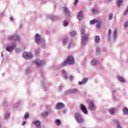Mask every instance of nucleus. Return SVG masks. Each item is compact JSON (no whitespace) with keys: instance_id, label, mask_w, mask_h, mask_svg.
Returning a JSON list of instances; mask_svg holds the SVG:
<instances>
[{"instance_id":"f257e3e1","label":"nucleus","mask_w":128,"mask_h":128,"mask_svg":"<svg viewBox=\"0 0 128 128\" xmlns=\"http://www.w3.org/2000/svg\"><path fill=\"white\" fill-rule=\"evenodd\" d=\"M81 34V40L80 44L82 46H86L88 43V35L86 34V32L84 29H82L80 30Z\"/></svg>"},{"instance_id":"f03ea898","label":"nucleus","mask_w":128,"mask_h":128,"mask_svg":"<svg viewBox=\"0 0 128 128\" xmlns=\"http://www.w3.org/2000/svg\"><path fill=\"white\" fill-rule=\"evenodd\" d=\"M62 42L64 44H67L68 49L70 48L72 46V41L68 39V38L66 36H64L62 39Z\"/></svg>"},{"instance_id":"7ed1b4c3","label":"nucleus","mask_w":128,"mask_h":128,"mask_svg":"<svg viewBox=\"0 0 128 128\" xmlns=\"http://www.w3.org/2000/svg\"><path fill=\"white\" fill-rule=\"evenodd\" d=\"M34 41L36 42V44H42V42L44 43V40H42L40 36L38 34H36L34 36Z\"/></svg>"},{"instance_id":"20e7f679","label":"nucleus","mask_w":128,"mask_h":128,"mask_svg":"<svg viewBox=\"0 0 128 128\" xmlns=\"http://www.w3.org/2000/svg\"><path fill=\"white\" fill-rule=\"evenodd\" d=\"M75 120L77 121V122H80V124H82L84 122V118L80 116L79 113H76L75 114Z\"/></svg>"},{"instance_id":"39448f33","label":"nucleus","mask_w":128,"mask_h":128,"mask_svg":"<svg viewBox=\"0 0 128 128\" xmlns=\"http://www.w3.org/2000/svg\"><path fill=\"white\" fill-rule=\"evenodd\" d=\"M34 64H36V66L40 68V66H42L46 64V62L44 60L37 59L36 60H34L33 62Z\"/></svg>"},{"instance_id":"423d86ee","label":"nucleus","mask_w":128,"mask_h":128,"mask_svg":"<svg viewBox=\"0 0 128 128\" xmlns=\"http://www.w3.org/2000/svg\"><path fill=\"white\" fill-rule=\"evenodd\" d=\"M8 40H12L16 42H20V38L18 35H12L8 36Z\"/></svg>"},{"instance_id":"0eeeda50","label":"nucleus","mask_w":128,"mask_h":128,"mask_svg":"<svg viewBox=\"0 0 128 128\" xmlns=\"http://www.w3.org/2000/svg\"><path fill=\"white\" fill-rule=\"evenodd\" d=\"M66 60L68 62V64H70V66L74 64V56H72L70 55Z\"/></svg>"},{"instance_id":"6e6552de","label":"nucleus","mask_w":128,"mask_h":128,"mask_svg":"<svg viewBox=\"0 0 128 128\" xmlns=\"http://www.w3.org/2000/svg\"><path fill=\"white\" fill-rule=\"evenodd\" d=\"M63 10L66 16H67V18H70V12L66 6L63 7Z\"/></svg>"},{"instance_id":"1a4fd4ad","label":"nucleus","mask_w":128,"mask_h":128,"mask_svg":"<svg viewBox=\"0 0 128 128\" xmlns=\"http://www.w3.org/2000/svg\"><path fill=\"white\" fill-rule=\"evenodd\" d=\"M23 56L26 60H30L31 58H32V54L28 52H24L23 54Z\"/></svg>"},{"instance_id":"9d476101","label":"nucleus","mask_w":128,"mask_h":128,"mask_svg":"<svg viewBox=\"0 0 128 128\" xmlns=\"http://www.w3.org/2000/svg\"><path fill=\"white\" fill-rule=\"evenodd\" d=\"M80 108L83 114H88V109H86V106H84V104H81L80 106Z\"/></svg>"},{"instance_id":"9b49d317","label":"nucleus","mask_w":128,"mask_h":128,"mask_svg":"<svg viewBox=\"0 0 128 128\" xmlns=\"http://www.w3.org/2000/svg\"><path fill=\"white\" fill-rule=\"evenodd\" d=\"M65 106H66L63 103L58 102L56 106V108L57 110H62Z\"/></svg>"},{"instance_id":"f8f14e48","label":"nucleus","mask_w":128,"mask_h":128,"mask_svg":"<svg viewBox=\"0 0 128 128\" xmlns=\"http://www.w3.org/2000/svg\"><path fill=\"white\" fill-rule=\"evenodd\" d=\"M47 18H50V20H56L58 18L54 15L49 14L48 15Z\"/></svg>"},{"instance_id":"ddd939ff","label":"nucleus","mask_w":128,"mask_h":128,"mask_svg":"<svg viewBox=\"0 0 128 128\" xmlns=\"http://www.w3.org/2000/svg\"><path fill=\"white\" fill-rule=\"evenodd\" d=\"M98 61L96 60V59H92L90 62V64L92 66H96V64H98Z\"/></svg>"},{"instance_id":"4468645a","label":"nucleus","mask_w":128,"mask_h":128,"mask_svg":"<svg viewBox=\"0 0 128 128\" xmlns=\"http://www.w3.org/2000/svg\"><path fill=\"white\" fill-rule=\"evenodd\" d=\"M82 16H84L82 15V12L80 11L77 14V18L79 20H82Z\"/></svg>"},{"instance_id":"2eb2a0df","label":"nucleus","mask_w":128,"mask_h":128,"mask_svg":"<svg viewBox=\"0 0 128 128\" xmlns=\"http://www.w3.org/2000/svg\"><path fill=\"white\" fill-rule=\"evenodd\" d=\"M89 110H94V103L92 102H90L88 106Z\"/></svg>"},{"instance_id":"dca6fc26","label":"nucleus","mask_w":128,"mask_h":128,"mask_svg":"<svg viewBox=\"0 0 128 128\" xmlns=\"http://www.w3.org/2000/svg\"><path fill=\"white\" fill-rule=\"evenodd\" d=\"M88 82V78H84L82 81L78 82L79 86H82Z\"/></svg>"},{"instance_id":"f3484780","label":"nucleus","mask_w":128,"mask_h":128,"mask_svg":"<svg viewBox=\"0 0 128 128\" xmlns=\"http://www.w3.org/2000/svg\"><path fill=\"white\" fill-rule=\"evenodd\" d=\"M32 124L36 126V127L38 126H40V122L38 120H36V121H33Z\"/></svg>"},{"instance_id":"a211bd4d","label":"nucleus","mask_w":128,"mask_h":128,"mask_svg":"<svg viewBox=\"0 0 128 128\" xmlns=\"http://www.w3.org/2000/svg\"><path fill=\"white\" fill-rule=\"evenodd\" d=\"M70 36L71 38H74L76 36V32L74 30L70 32Z\"/></svg>"},{"instance_id":"6ab92c4d","label":"nucleus","mask_w":128,"mask_h":128,"mask_svg":"<svg viewBox=\"0 0 128 128\" xmlns=\"http://www.w3.org/2000/svg\"><path fill=\"white\" fill-rule=\"evenodd\" d=\"M118 78L119 80V82H122V84H124V82H126V80H124V79L122 77L118 76Z\"/></svg>"},{"instance_id":"aec40b11","label":"nucleus","mask_w":128,"mask_h":128,"mask_svg":"<svg viewBox=\"0 0 128 128\" xmlns=\"http://www.w3.org/2000/svg\"><path fill=\"white\" fill-rule=\"evenodd\" d=\"M94 40L96 44H100V36H95Z\"/></svg>"},{"instance_id":"412c9836","label":"nucleus","mask_w":128,"mask_h":128,"mask_svg":"<svg viewBox=\"0 0 128 128\" xmlns=\"http://www.w3.org/2000/svg\"><path fill=\"white\" fill-rule=\"evenodd\" d=\"M48 114H49L48 113V112L45 111L41 113V116H42V118H46V116H48Z\"/></svg>"},{"instance_id":"4be33fe9","label":"nucleus","mask_w":128,"mask_h":128,"mask_svg":"<svg viewBox=\"0 0 128 128\" xmlns=\"http://www.w3.org/2000/svg\"><path fill=\"white\" fill-rule=\"evenodd\" d=\"M2 106H4V108H8V102L6 100L4 101L2 104Z\"/></svg>"},{"instance_id":"5701e85b","label":"nucleus","mask_w":128,"mask_h":128,"mask_svg":"<svg viewBox=\"0 0 128 128\" xmlns=\"http://www.w3.org/2000/svg\"><path fill=\"white\" fill-rule=\"evenodd\" d=\"M116 110V108H111L109 110V112L110 114H114V112Z\"/></svg>"},{"instance_id":"b1692460","label":"nucleus","mask_w":128,"mask_h":128,"mask_svg":"<svg viewBox=\"0 0 128 128\" xmlns=\"http://www.w3.org/2000/svg\"><path fill=\"white\" fill-rule=\"evenodd\" d=\"M92 12L93 14H100V10L93 8L92 10Z\"/></svg>"},{"instance_id":"393cba45","label":"nucleus","mask_w":128,"mask_h":128,"mask_svg":"<svg viewBox=\"0 0 128 128\" xmlns=\"http://www.w3.org/2000/svg\"><path fill=\"white\" fill-rule=\"evenodd\" d=\"M122 112H123V114H127L128 116V108L124 107L122 108Z\"/></svg>"},{"instance_id":"a878e982","label":"nucleus","mask_w":128,"mask_h":128,"mask_svg":"<svg viewBox=\"0 0 128 128\" xmlns=\"http://www.w3.org/2000/svg\"><path fill=\"white\" fill-rule=\"evenodd\" d=\"M6 50L9 52H12L14 50V49L10 46H8Z\"/></svg>"},{"instance_id":"bb28decb","label":"nucleus","mask_w":128,"mask_h":128,"mask_svg":"<svg viewBox=\"0 0 128 128\" xmlns=\"http://www.w3.org/2000/svg\"><path fill=\"white\" fill-rule=\"evenodd\" d=\"M122 0H118L116 2V4L118 6V8H120L122 6V4L123 2Z\"/></svg>"},{"instance_id":"cd10ccee","label":"nucleus","mask_w":128,"mask_h":128,"mask_svg":"<svg viewBox=\"0 0 128 128\" xmlns=\"http://www.w3.org/2000/svg\"><path fill=\"white\" fill-rule=\"evenodd\" d=\"M62 74L64 77V78L66 79L68 76V74H66V72L64 70H62Z\"/></svg>"},{"instance_id":"c85d7f7f","label":"nucleus","mask_w":128,"mask_h":128,"mask_svg":"<svg viewBox=\"0 0 128 128\" xmlns=\"http://www.w3.org/2000/svg\"><path fill=\"white\" fill-rule=\"evenodd\" d=\"M10 113H6L4 115V120H8L10 118Z\"/></svg>"},{"instance_id":"c756f323","label":"nucleus","mask_w":128,"mask_h":128,"mask_svg":"<svg viewBox=\"0 0 128 128\" xmlns=\"http://www.w3.org/2000/svg\"><path fill=\"white\" fill-rule=\"evenodd\" d=\"M96 56H100V48H96Z\"/></svg>"},{"instance_id":"7c9ffc66","label":"nucleus","mask_w":128,"mask_h":128,"mask_svg":"<svg viewBox=\"0 0 128 128\" xmlns=\"http://www.w3.org/2000/svg\"><path fill=\"white\" fill-rule=\"evenodd\" d=\"M96 26L97 28H100V24H102V22L97 20V22H96Z\"/></svg>"},{"instance_id":"2f4dec72","label":"nucleus","mask_w":128,"mask_h":128,"mask_svg":"<svg viewBox=\"0 0 128 128\" xmlns=\"http://www.w3.org/2000/svg\"><path fill=\"white\" fill-rule=\"evenodd\" d=\"M72 94V90L69 89L67 91L64 92V96H68V94Z\"/></svg>"},{"instance_id":"473e14b6","label":"nucleus","mask_w":128,"mask_h":128,"mask_svg":"<svg viewBox=\"0 0 128 128\" xmlns=\"http://www.w3.org/2000/svg\"><path fill=\"white\" fill-rule=\"evenodd\" d=\"M13 50H14L16 48V43L14 42L12 43L11 46H10Z\"/></svg>"},{"instance_id":"72a5a7b5","label":"nucleus","mask_w":128,"mask_h":128,"mask_svg":"<svg viewBox=\"0 0 128 128\" xmlns=\"http://www.w3.org/2000/svg\"><path fill=\"white\" fill-rule=\"evenodd\" d=\"M46 112H47L48 113L50 114V112H52V110L50 109V107L48 106Z\"/></svg>"},{"instance_id":"f704fd0d","label":"nucleus","mask_w":128,"mask_h":128,"mask_svg":"<svg viewBox=\"0 0 128 128\" xmlns=\"http://www.w3.org/2000/svg\"><path fill=\"white\" fill-rule=\"evenodd\" d=\"M118 35V31L116 30H114V40H116V36Z\"/></svg>"},{"instance_id":"c9c22d12","label":"nucleus","mask_w":128,"mask_h":128,"mask_svg":"<svg viewBox=\"0 0 128 128\" xmlns=\"http://www.w3.org/2000/svg\"><path fill=\"white\" fill-rule=\"evenodd\" d=\"M96 22H98V20L94 19L93 20H91L90 22L92 24H96Z\"/></svg>"},{"instance_id":"e433bc0d","label":"nucleus","mask_w":128,"mask_h":128,"mask_svg":"<svg viewBox=\"0 0 128 128\" xmlns=\"http://www.w3.org/2000/svg\"><path fill=\"white\" fill-rule=\"evenodd\" d=\"M68 62L66 60L62 64V66H66V64H68Z\"/></svg>"},{"instance_id":"4c0bfd02","label":"nucleus","mask_w":128,"mask_h":128,"mask_svg":"<svg viewBox=\"0 0 128 128\" xmlns=\"http://www.w3.org/2000/svg\"><path fill=\"white\" fill-rule=\"evenodd\" d=\"M58 90L59 92H61V90H64V86H62V85H60L58 86Z\"/></svg>"},{"instance_id":"58836bf2","label":"nucleus","mask_w":128,"mask_h":128,"mask_svg":"<svg viewBox=\"0 0 128 128\" xmlns=\"http://www.w3.org/2000/svg\"><path fill=\"white\" fill-rule=\"evenodd\" d=\"M56 124L57 126H60V119H57L56 120Z\"/></svg>"},{"instance_id":"ea45409f","label":"nucleus","mask_w":128,"mask_h":128,"mask_svg":"<svg viewBox=\"0 0 128 128\" xmlns=\"http://www.w3.org/2000/svg\"><path fill=\"white\" fill-rule=\"evenodd\" d=\"M78 92V90L76 88L71 89V92H72V94H74V92Z\"/></svg>"},{"instance_id":"a19ab883","label":"nucleus","mask_w":128,"mask_h":128,"mask_svg":"<svg viewBox=\"0 0 128 128\" xmlns=\"http://www.w3.org/2000/svg\"><path fill=\"white\" fill-rule=\"evenodd\" d=\"M28 112H26L24 114V118L25 120H26L27 118H28Z\"/></svg>"},{"instance_id":"79ce46f5","label":"nucleus","mask_w":128,"mask_h":128,"mask_svg":"<svg viewBox=\"0 0 128 128\" xmlns=\"http://www.w3.org/2000/svg\"><path fill=\"white\" fill-rule=\"evenodd\" d=\"M124 26L125 28H128V21H126L124 24Z\"/></svg>"},{"instance_id":"37998d69","label":"nucleus","mask_w":128,"mask_h":128,"mask_svg":"<svg viewBox=\"0 0 128 128\" xmlns=\"http://www.w3.org/2000/svg\"><path fill=\"white\" fill-rule=\"evenodd\" d=\"M40 48L36 49L35 50V54H40Z\"/></svg>"},{"instance_id":"c03bdc74","label":"nucleus","mask_w":128,"mask_h":128,"mask_svg":"<svg viewBox=\"0 0 128 128\" xmlns=\"http://www.w3.org/2000/svg\"><path fill=\"white\" fill-rule=\"evenodd\" d=\"M29 72H30V69L26 68L25 71V74H26V76H28V74Z\"/></svg>"},{"instance_id":"a18cd8bd","label":"nucleus","mask_w":128,"mask_h":128,"mask_svg":"<svg viewBox=\"0 0 128 128\" xmlns=\"http://www.w3.org/2000/svg\"><path fill=\"white\" fill-rule=\"evenodd\" d=\"M68 23L66 22V20L63 22V26H68Z\"/></svg>"},{"instance_id":"49530a36","label":"nucleus","mask_w":128,"mask_h":128,"mask_svg":"<svg viewBox=\"0 0 128 128\" xmlns=\"http://www.w3.org/2000/svg\"><path fill=\"white\" fill-rule=\"evenodd\" d=\"M110 34H112V30L110 29H109L108 30V36H110Z\"/></svg>"},{"instance_id":"de8ad7c7","label":"nucleus","mask_w":128,"mask_h":128,"mask_svg":"<svg viewBox=\"0 0 128 128\" xmlns=\"http://www.w3.org/2000/svg\"><path fill=\"white\" fill-rule=\"evenodd\" d=\"M42 87L45 88V90H48V87L46 86V84H44V82H43L42 84Z\"/></svg>"},{"instance_id":"09e8293b","label":"nucleus","mask_w":128,"mask_h":128,"mask_svg":"<svg viewBox=\"0 0 128 128\" xmlns=\"http://www.w3.org/2000/svg\"><path fill=\"white\" fill-rule=\"evenodd\" d=\"M112 16H113V14H110V16H109V20H112Z\"/></svg>"},{"instance_id":"8fccbe9b","label":"nucleus","mask_w":128,"mask_h":128,"mask_svg":"<svg viewBox=\"0 0 128 128\" xmlns=\"http://www.w3.org/2000/svg\"><path fill=\"white\" fill-rule=\"evenodd\" d=\"M20 52V48H17L16 49V54H18V52Z\"/></svg>"},{"instance_id":"3c124183","label":"nucleus","mask_w":128,"mask_h":128,"mask_svg":"<svg viewBox=\"0 0 128 128\" xmlns=\"http://www.w3.org/2000/svg\"><path fill=\"white\" fill-rule=\"evenodd\" d=\"M86 104H88L90 105V102H92L90 100V99H87L86 100Z\"/></svg>"},{"instance_id":"603ef678","label":"nucleus","mask_w":128,"mask_h":128,"mask_svg":"<svg viewBox=\"0 0 128 128\" xmlns=\"http://www.w3.org/2000/svg\"><path fill=\"white\" fill-rule=\"evenodd\" d=\"M42 44H44L42 45V48H46V41H44V42H42Z\"/></svg>"},{"instance_id":"864d4df0","label":"nucleus","mask_w":128,"mask_h":128,"mask_svg":"<svg viewBox=\"0 0 128 128\" xmlns=\"http://www.w3.org/2000/svg\"><path fill=\"white\" fill-rule=\"evenodd\" d=\"M69 78L70 80H74V76H70Z\"/></svg>"},{"instance_id":"5fc2aeb1","label":"nucleus","mask_w":128,"mask_h":128,"mask_svg":"<svg viewBox=\"0 0 128 128\" xmlns=\"http://www.w3.org/2000/svg\"><path fill=\"white\" fill-rule=\"evenodd\" d=\"M116 128H122V126L120 125V123H118L116 125Z\"/></svg>"},{"instance_id":"6e6d98bb","label":"nucleus","mask_w":128,"mask_h":128,"mask_svg":"<svg viewBox=\"0 0 128 128\" xmlns=\"http://www.w3.org/2000/svg\"><path fill=\"white\" fill-rule=\"evenodd\" d=\"M78 0H74V6H76V4H78Z\"/></svg>"},{"instance_id":"4d7b16f0","label":"nucleus","mask_w":128,"mask_h":128,"mask_svg":"<svg viewBox=\"0 0 128 128\" xmlns=\"http://www.w3.org/2000/svg\"><path fill=\"white\" fill-rule=\"evenodd\" d=\"M26 122L24 121L23 122L22 124V126H26Z\"/></svg>"},{"instance_id":"13d9d810","label":"nucleus","mask_w":128,"mask_h":128,"mask_svg":"<svg viewBox=\"0 0 128 128\" xmlns=\"http://www.w3.org/2000/svg\"><path fill=\"white\" fill-rule=\"evenodd\" d=\"M128 12V9L127 8L126 11L124 12V14H126Z\"/></svg>"},{"instance_id":"bf43d9fd","label":"nucleus","mask_w":128,"mask_h":128,"mask_svg":"<svg viewBox=\"0 0 128 128\" xmlns=\"http://www.w3.org/2000/svg\"><path fill=\"white\" fill-rule=\"evenodd\" d=\"M62 114H66V110H62Z\"/></svg>"},{"instance_id":"052dcab7","label":"nucleus","mask_w":128,"mask_h":128,"mask_svg":"<svg viewBox=\"0 0 128 128\" xmlns=\"http://www.w3.org/2000/svg\"><path fill=\"white\" fill-rule=\"evenodd\" d=\"M102 51L104 52H106V48H104L103 50H102Z\"/></svg>"},{"instance_id":"680f3d73","label":"nucleus","mask_w":128,"mask_h":128,"mask_svg":"<svg viewBox=\"0 0 128 128\" xmlns=\"http://www.w3.org/2000/svg\"><path fill=\"white\" fill-rule=\"evenodd\" d=\"M10 20H11V21H14V18H13L12 17H11V18H10Z\"/></svg>"},{"instance_id":"e2e57ef3","label":"nucleus","mask_w":128,"mask_h":128,"mask_svg":"<svg viewBox=\"0 0 128 128\" xmlns=\"http://www.w3.org/2000/svg\"><path fill=\"white\" fill-rule=\"evenodd\" d=\"M116 90H113L112 93L114 94V93H116Z\"/></svg>"},{"instance_id":"0e129e2a","label":"nucleus","mask_w":128,"mask_h":128,"mask_svg":"<svg viewBox=\"0 0 128 128\" xmlns=\"http://www.w3.org/2000/svg\"><path fill=\"white\" fill-rule=\"evenodd\" d=\"M36 128H40V126H37L36 127Z\"/></svg>"},{"instance_id":"69168bd1","label":"nucleus","mask_w":128,"mask_h":128,"mask_svg":"<svg viewBox=\"0 0 128 128\" xmlns=\"http://www.w3.org/2000/svg\"><path fill=\"white\" fill-rule=\"evenodd\" d=\"M0 128H2V122H0Z\"/></svg>"},{"instance_id":"338daca9","label":"nucleus","mask_w":128,"mask_h":128,"mask_svg":"<svg viewBox=\"0 0 128 128\" xmlns=\"http://www.w3.org/2000/svg\"><path fill=\"white\" fill-rule=\"evenodd\" d=\"M1 56H4V52L1 53Z\"/></svg>"},{"instance_id":"774afa93","label":"nucleus","mask_w":128,"mask_h":128,"mask_svg":"<svg viewBox=\"0 0 128 128\" xmlns=\"http://www.w3.org/2000/svg\"><path fill=\"white\" fill-rule=\"evenodd\" d=\"M90 2H92V0H88Z\"/></svg>"}]
</instances>
